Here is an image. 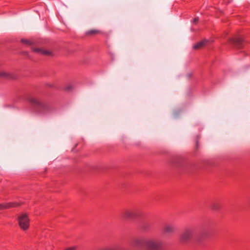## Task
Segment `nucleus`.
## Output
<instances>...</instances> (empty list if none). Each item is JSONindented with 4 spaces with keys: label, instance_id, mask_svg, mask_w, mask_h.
Returning <instances> with one entry per match:
<instances>
[{
    "label": "nucleus",
    "instance_id": "f257e3e1",
    "mask_svg": "<svg viewBox=\"0 0 250 250\" xmlns=\"http://www.w3.org/2000/svg\"><path fill=\"white\" fill-rule=\"evenodd\" d=\"M197 229L195 228H191L186 229L181 234L179 241L181 244L189 243L191 240L198 245L203 244L204 240L208 235L206 231L201 232L197 235Z\"/></svg>",
    "mask_w": 250,
    "mask_h": 250
},
{
    "label": "nucleus",
    "instance_id": "f03ea898",
    "mask_svg": "<svg viewBox=\"0 0 250 250\" xmlns=\"http://www.w3.org/2000/svg\"><path fill=\"white\" fill-rule=\"evenodd\" d=\"M133 245L138 248L146 250H163V242L159 239H136Z\"/></svg>",
    "mask_w": 250,
    "mask_h": 250
},
{
    "label": "nucleus",
    "instance_id": "7ed1b4c3",
    "mask_svg": "<svg viewBox=\"0 0 250 250\" xmlns=\"http://www.w3.org/2000/svg\"><path fill=\"white\" fill-rule=\"evenodd\" d=\"M28 101L36 112L45 113L50 110L49 105L39 99L31 97L28 99Z\"/></svg>",
    "mask_w": 250,
    "mask_h": 250
},
{
    "label": "nucleus",
    "instance_id": "20e7f679",
    "mask_svg": "<svg viewBox=\"0 0 250 250\" xmlns=\"http://www.w3.org/2000/svg\"><path fill=\"white\" fill-rule=\"evenodd\" d=\"M175 167H180L182 171L185 173H191L194 172L196 169L195 165L187 163L182 158H177L173 161Z\"/></svg>",
    "mask_w": 250,
    "mask_h": 250
},
{
    "label": "nucleus",
    "instance_id": "39448f33",
    "mask_svg": "<svg viewBox=\"0 0 250 250\" xmlns=\"http://www.w3.org/2000/svg\"><path fill=\"white\" fill-rule=\"evenodd\" d=\"M142 212L137 209H126L122 213L124 219H135L142 216Z\"/></svg>",
    "mask_w": 250,
    "mask_h": 250
},
{
    "label": "nucleus",
    "instance_id": "423d86ee",
    "mask_svg": "<svg viewBox=\"0 0 250 250\" xmlns=\"http://www.w3.org/2000/svg\"><path fill=\"white\" fill-rule=\"evenodd\" d=\"M18 224L22 230H26L29 229L30 220L27 214L22 213L18 217Z\"/></svg>",
    "mask_w": 250,
    "mask_h": 250
},
{
    "label": "nucleus",
    "instance_id": "0eeeda50",
    "mask_svg": "<svg viewBox=\"0 0 250 250\" xmlns=\"http://www.w3.org/2000/svg\"><path fill=\"white\" fill-rule=\"evenodd\" d=\"M229 42L234 47L238 49L243 48L246 43L244 39L240 36L229 38Z\"/></svg>",
    "mask_w": 250,
    "mask_h": 250
},
{
    "label": "nucleus",
    "instance_id": "6e6552de",
    "mask_svg": "<svg viewBox=\"0 0 250 250\" xmlns=\"http://www.w3.org/2000/svg\"><path fill=\"white\" fill-rule=\"evenodd\" d=\"M21 206V204L18 202H9L0 203V210L16 208Z\"/></svg>",
    "mask_w": 250,
    "mask_h": 250
},
{
    "label": "nucleus",
    "instance_id": "1a4fd4ad",
    "mask_svg": "<svg viewBox=\"0 0 250 250\" xmlns=\"http://www.w3.org/2000/svg\"><path fill=\"white\" fill-rule=\"evenodd\" d=\"M33 52L43 56H52V53L48 50H45L40 48H31Z\"/></svg>",
    "mask_w": 250,
    "mask_h": 250
},
{
    "label": "nucleus",
    "instance_id": "9d476101",
    "mask_svg": "<svg viewBox=\"0 0 250 250\" xmlns=\"http://www.w3.org/2000/svg\"><path fill=\"white\" fill-rule=\"evenodd\" d=\"M153 223L152 222H144L140 226V229L144 232H148L152 229Z\"/></svg>",
    "mask_w": 250,
    "mask_h": 250
},
{
    "label": "nucleus",
    "instance_id": "9b49d317",
    "mask_svg": "<svg viewBox=\"0 0 250 250\" xmlns=\"http://www.w3.org/2000/svg\"><path fill=\"white\" fill-rule=\"evenodd\" d=\"M208 42H209V40H206V39H204L203 40L195 43L193 46V49L194 50H199L201 48H203V47L206 46Z\"/></svg>",
    "mask_w": 250,
    "mask_h": 250
},
{
    "label": "nucleus",
    "instance_id": "f8f14e48",
    "mask_svg": "<svg viewBox=\"0 0 250 250\" xmlns=\"http://www.w3.org/2000/svg\"><path fill=\"white\" fill-rule=\"evenodd\" d=\"M175 228L170 225H166L163 229L162 232L165 234H171L174 232Z\"/></svg>",
    "mask_w": 250,
    "mask_h": 250
},
{
    "label": "nucleus",
    "instance_id": "ddd939ff",
    "mask_svg": "<svg viewBox=\"0 0 250 250\" xmlns=\"http://www.w3.org/2000/svg\"><path fill=\"white\" fill-rule=\"evenodd\" d=\"M0 77L7 79H11V74L4 72H0Z\"/></svg>",
    "mask_w": 250,
    "mask_h": 250
},
{
    "label": "nucleus",
    "instance_id": "4468645a",
    "mask_svg": "<svg viewBox=\"0 0 250 250\" xmlns=\"http://www.w3.org/2000/svg\"><path fill=\"white\" fill-rule=\"evenodd\" d=\"M21 43L26 44L27 45H33L34 44V42H33L30 40H28L27 39H21Z\"/></svg>",
    "mask_w": 250,
    "mask_h": 250
},
{
    "label": "nucleus",
    "instance_id": "2eb2a0df",
    "mask_svg": "<svg viewBox=\"0 0 250 250\" xmlns=\"http://www.w3.org/2000/svg\"><path fill=\"white\" fill-rule=\"evenodd\" d=\"M100 32V31L97 30H90L86 32V35H96V34H99Z\"/></svg>",
    "mask_w": 250,
    "mask_h": 250
},
{
    "label": "nucleus",
    "instance_id": "dca6fc26",
    "mask_svg": "<svg viewBox=\"0 0 250 250\" xmlns=\"http://www.w3.org/2000/svg\"><path fill=\"white\" fill-rule=\"evenodd\" d=\"M211 208L213 210H216L218 208L217 203H213L211 206Z\"/></svg>",
    "mask_w": 250,
    "mask_h": 250
},
{
    "label": "nucleus",
    "instance_id": "f3484780",
    "mask_svg": "<svg viewBox=\"0 0 250 250\" xmlns=\"http://www.w3.org/2000/svg\"><path fill=\"white\" fill-rule=\"evenodd\" d=\"M73 88V86L71 85H69L65 87H64L63 89L65 91H69Z\"/></svg>",
    "mask_w": 250,
    "mask_h": 250
},
{
    "label": "nucleus",
    "instance_id": "a211bd4d",
    "mask_svg": "<svg viewBox=\"0 0 250 250\" xmlns=\"http://www.w3.org/2000/svg\"><path fill=\"white\" fill-rule=\"evenodd\" d=\"M199 18H198V17L195 18L193 19V20L192 21V22L193 23L196 24L198 22V21H199Z\"/></svg>",
    "mask_w": 250,
    "mask_h": 250
},
{
    "label": "nucleus",
    "instance_id": "6ab92c4d",
    "mask_svg": "<svg viewBox=\"0 0 250 250\" xmlns=\"http://www.w3.org/2000/svg\"><path fill=\"white\" fill-rule=\"evenodd\" d=\"M77 250V248L76 247H69L66 249H65L64 250Z\"/></svg>",
    "mask_w": 250,
    "mask_h": 250
},
{
    "label": "nucleus",
    "instance_id": "aec40b11",
    "mask_svg": "<svg viewBox=\"0 0 250 250\" xmlns=\"http://www.w3.org/2000/svg\"><path fill=\"white\" fill-rule=\"evenodd\" d=\"M198 147H199V140H198V139H197L196 141V149H197L198 148Z\"/></svg>",
    "mask_w": 250,
    "mask_h": 250
},
{
    "label": "nucleus",
    "instance_id": "412c9836",
    "mask_svg": "<svg viewBox=\"0 0 250 250\" xmlns=\"http://www.w3.org/2000/svg\"><path fill=\"white\" fill-rule=\"evenodd\" d=\"M24 54H28V53H27V52H24Z\"/></svg>",
    "mask_w": 250,
    "mask_h": 250
},
{
    "label": "nucleus",
    "instance_id": "4be33fe9",
    "mask_svg": "<svg viewBox=\"0 0 250 250\" xmlns=\"http://www.w3.org/2000/svg\"><path fill=\"white\" fill-rule=\"evenodd\" d=\"M219 12H220V14L222 13V12L220 10L219 11Z\"/></svg>",
    "mask_w": 250,
    "mask_h": 250
}]
</instances>
